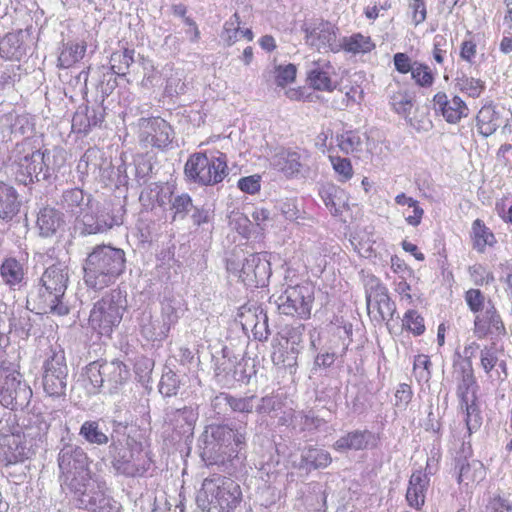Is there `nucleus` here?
Masks as SVG:
<instances>
[{
	"label": "nucleus",
	"mask_w": 512,
	"mask_h": 512,
	"mask_svg": "<svg viewBox=\"0 0 512 512\" xmlns=\"http://www.w3.org/2000/svg\"><path fill=\"white\" fill-rule=\"evenodd\" d=\"M336 143L344 154H355L362 151L363 140L357 130H345L337 134Z\"/></svg>",
	"instance_id": "obj_48"
},
{
	"label": "nucleus",
	"mask_w": 512,
	"mask_h": 512,
	"mask_svg": "<svg viewBox=\"0 0 512 512\" xmlns=\"http://www.w3.org/2000/svg\"><path fill=\"white\" fill-rule=\"evenodd\" d=\"M135 50L125 48L112 53L110 58L111 70L118 76H125L129 67L135 62Z\"/></svg>",
	"instance_id": "obj_49"
},
{
	"label": "nucleus",
	"mask_w": 512,
	"mask_h": 512,
	"mask_svg": "<svg viewBox=\"0 0 512 512\" xmlns=\"http://www.w3.org/2000/svg\"><path fill=\"white\" fill-rule=\"evenodd\" d=\"M429 482L430 479L427 473L421 470L412 473L406 492V500L409 506L420 509L424 505Z\"/></svg>",
	"instance_id": "obj_33"
},
{
	"label": "nucleus",
	"mask_w": 512,
	"mask_h": 512,
	"mask_svg": "<svg viewBox=\"0 0 512 512\" xmlns=\"http://www.w3.org/2000/svg\"><path fill=\"white\" fill-rule=\"evenodd\" d=\"M50 428V417L42 413H28L21 421V444L14 447L10 461L23 462L43 448Z\"/></svg>",
	"instance_id": "obj_7"
},
{
	"label": "nucleus",
	"mask_w": 512,
	"mask_h": 512,
	"mask_svg": "<svg viewBox=\"0 0 512 512\" xmlns=\"http://www.w3.org/2000/svg\"><path fill=\"white\" fill-rule=\"evenodd\" d=\"M221 38L229 46L233 45L240 38V18L237 13L225 23Z\"/></svg>",
	"instance_id": "obj_61"
},
{
	"label": "nucleus",
	"mask_w": 512,
	"mask_h": 512,
	"mask_svg": "<svg viewBox=\"0 0 512 512\" xmlns=\"http://www.w3.org/2000/svg\"><path fill=\"white\" fill-rule=\"evenodd\" d=\"M294 421L300 431H312L318 429L324 421L312 410H301L294 414Z\"/></svg>",
	"instance_id": "obj_56"
},
{
	"label": "nucleus",
	"mask_w": 512,
	"mask_h": 512,
	"mask_svg": "<svg viewBox=\"0 0 512 512\" xmlns=\"http://www.w3.org/2000/svg\"><path fill=\"white\" fill-rule=\"evenodd\" d=\"M365 295L367 312L372 321L381 324L393 318L395 303L390 299L387 288L375 276L365 279Z\"/></svg>",
	"instance_id": "obj_12"
},
{
	"label": "nucleus",
	"mask_w": 512,
	"mask_h": 512,
	"mask_svg": "<svg viewBox=\"0 0 512 512\" xmlns=\"http://www.w3.org/2000/svg\"><path fill=\"white\" fill-rule=\"evenodd\" d=\"M139 326L141 334L148 341H162L169 334L165 324L161 322V318H154L151 313L147 311L142 313Z\"/></svg>",
	"instance_id": "obj_40"
},
{
	"label": "nucleus",
	"mask_w": 512,
	"mask_h": 512,
	"mask_svg": "<svg viewBox=\"0 0 512 512\" xmlns=\"http://www.w3.org/2000/svg\"><path fill=\"white\" fill-rule=\"evenodd\" d=\"M22 42L19 35L9 33L0 41V55L6 59H20L23 55Z\"/></svg>",
	"instance_id": "obj_50"
},
{
	"label": "nucleus",
	"mask_w": 512,
	"mask_h": 512,
	"mask_svg": "<svg viewBox=\"0 0 512 512\" xmlns=\"http://www.w3.org/2000/svg\"><path fill=\"white\" fill-rule=\"evenodd\" d=\"M199 417L197 407L168 408L165 411L164 423L167 431H171L173 439L189 438L193 435Z\"/></svg>",
	"instance_id": "obj_17"
},
{
	"label": "nucleus",
	"mask_w": 512,
	"mask_h": 512,
	"mask_svg": "<svg viewBox=\"0 0 512 512\" xmlns=\"http://www.w3.org/2000/svg\"><path fill=\"white\" fill-rule=\"evenodd\" d=\"M314 300L313 288L309 284L288 286L276 299L281 314L306 319L311 314Z\"/></svg>",
	"instance_id": "obj_13"
},
{
	"label": "nucleus",
	"mask_w": 512,
	"mask_h": 512,
	"mask_svg": "<svg viewBox=\"0 0 512 512\" xmlns=\"http://www.w3.org/2000/svg\"><path fill=\"white\" fill-rule=\"evenodd\" d=\"M75 507L89 512H120V504L106 494V483L99 477L72 496Z\"/></svg>",
	"instance_id": "obj_11"
},
{
	"label": "nucleus",
	"mask_w": 512,
	"mask_h": 512,
	"mask_svg": "<svg viewBox=\"0 0 512 512\" xmlns=\"http://www.w3.org/2000/svg\"><path fill=\"white\" fill-rule=\"evenodd\" d=\"M305 327L302 324H298L297 326L286 327L283 330L284 338L286 339V343L291 345V356L283 357L282 353L274 354L273 361L277 364H282L284 367L292 368L296 366L297 354L302 348L301 344L303 342Z\"/></svg>",
	"instance_id": "obj_28"
},
{
	"label": "nucleus",
	"mask_w": 512,
	"mask_h": 512,
	"mask_svg": "<svg viewBox=\"0 0 512 512\" xmlns=\"http://www.w3.org/2000/svg\"><path fill=\"white\" fill-rule=\"evenodd\" d=\"M105 165H109L104 158V153L97 147L88 148L78 161L76 170L81 177L92 175L101 177Z\"/></svg>",
	"instance_id": "obj_29"
},
{
	"label": "nucleus",
	"mask_w": 512,
	"mask_h": 512,
	"mask_svg": "<svg viewBox=\"0 0 512 512\" xmlns=\"http://www.w3.org/2000/svg\"><path fill=\"white\" fill-rule=\"evenodd\" d=\"M199 450L201 458L208 465L224 463L226 460L233 458L213 437H210L207 430H204L199 438Z\"/></svg>",
	"instance_id": "obj_32"
},
{
	"label": "nucleus",
	"mask_w": 512,
	"mask_h": 512,
	"mask_svg": "<svg viewBox=\"0 0 512 512\" xmlns=\"http://www.w3.org/2000/svg\"><path fill=\"white\" fill-rule=\"evenodd\" d=\"M453 378L457 384L456 393L460 403L467 404L468 401L476 400L475 390L477 385L474 377L472 361H454Z\"/></svg>",
	"instance_id": "obj_22"
},
{
	"label": "nucleus",
	"mask_w": 512,
	"mask_h": 512,
	"mask_svg": "<svg viewBox=\"0 0 512 512\" xmlns=\"http://www.w3.org/2000/svg\"><path fill=\"white\" fill-rule=\"evenodd\" d=\"M320 196L334 216L341 215L348 207L349 197L347 193L333 184L323 186L320 189Z\"/></svg>",
	"instance_id": "obj_36"
},
{
	"label": "nucleus",
	"mask_w": 512,
	"mask_h": 512,
	"mask_svg": "<svg viewBox=\"0 0 512 512\" xmlns=\"http://www.w3.org/2000/svg\"><path fill=\"white\" fill-rule=\"evenodd\" d=\"M339 45H341V49L353 54L368 53L375 48V44L372 42L371 38L361 33L343 37Z\"/></svg>",
	"instance_id": "obj_47"
},
{
	"label": "nucleus",
	"mask_w": 512,
	"mask_h": 512,
	"mask_svg": "<svg viewBox=\"0 0 512 512\" xmlns=\"http://www.w3.org/2000/svg\"><path fill=\"white\" fill-rule=\"evenodd\" d=\"M402 322L403 326L415 335H421L425 331L424 319L415 310H408Z\"/></svg>",
	"instance_id": "obj_63"
},
{
	"label": "nucleus",
	"mask_w": 512,
	"mask_h": 512,
	"mask_svg": "<svg viewBox=\"0 0 512 512\" xmlns=\"http://www.w3.org/2000/svg\"><path fill=\"white\" fill-rule=\"evenodd\" d=\"M124 209L123 207H106L95 208L94 203L90 205V209L85 211L76 218L81 223V234L92 235L103 233L111 229L113 226H119L123 223Z\"/></svg>",
	"instance_id": "obj_15"
},
{
	"label": "nucleus",
	"mask_w": 512,
	"mask_h": 512,
	"mask_svg": "<svg viewBox=\"0 0 512 512\" xmlns=\"http://www.w3.org/2000/svg\"><path fill=\"white\" fill-rule=\"evenodd\" d=\"M48 160L49 152L47 150L44 152L34 150L27 142L17 144L12 163L15 180L23 185L47 180L51 175Z\"/></svg>",
	"instance_id": "obj_6"
},
{
	"label": "nucleus",
	"mask_w": 512,
	"mask_h": 512,
	"mask_svg": "<svg viewBox=\"0 0 512 512\" xmlns=\"http://www.w3.org/2000/svg\"><path fill=\"white\" fill-rule=\"evenodd\" d=\"M433 107L451 124L458 123L469 114V108L459 96H453L449 99L445 92H438L434 95Z\"/></svg>",
	"instance_id": "obj_24"
},
{
	"label": "nucleus",
	"mask_w": 512,
	"mask_h": 512,
	"mask_svg": "<svg viewBox=\"0 0 512 512\" xmlns=\"http://www.w3.org/2000/svg\"><path fill=\"white\" fill-rule=\"evenodd\" d=\"M464 298L469 309L476 315L486 307L485 296L479 289H469Z\"/></svg>",
	"instance_id": "obj_64"
},
{
	"label": "nucleus",
	"mask_w": 512,
	"mask_h": 512,
	"mask_svg": "<svg viewBox=\"0 0 512 512\" xmlns=\"http://www.w3.org/2000/svg\"><path fill=\"white\" fill-rule=\"evenodd\" d=\"M302 466L309 469L326 468L332 462L331 455L328 451L316 448L307 447L301 454Z\"/></svg>",
	"instance_id": "obj_45"
},
{
	"label": "nucleus",
	"mask_w": 512,
	"mask_h": 512,
	"mask_svg": "<svg viewBox=\"0 0 512 512\" xmlns=\"http://www.w3.org/2000/svg\"><path fill=\"white\" fill-rule=\"evenodd\" d=\"M375 441L374 434L365 430H353L339 437L333 444V448L338 452H346L348 450H364L367 449Z\"/></svg>",
	"instance_id": "obj_30"
},
{
	"label": "nucleus",
	"mask_w": 512,
	"mask_h": 512,
	"mask_svg": "<svg viewBox=\"0 0 512 512\" xmlns=\"http://www.w3.org/2000/svg\"><path fill=\"white\" fill-rule=\"evenodd\" d=\"M69 281L68 267L56 262L45 269L40 279L38 296L42 308L54 309L60 303Z\"/></svg>",
	"instance_id": "obj_9"
},
{
	"label": "nucleus",
	"mask_w": 512,
	"mask_h": 512,
	"mask_svg": "<svg viewBox=\"0 0 512 512\" xmlns=\"http://www.w3.org/2000/svg\"><path fill=\"white\" fill-rule=\"evenodd\" d=\"M329 68L328 64L320 65L319 63H313L308 71L310 86L320 91H333L335 84L329 76Z\"/></svg>",
	"instance_id": "obj_43"
},
{
	"label": "nucleus",
	"mask_w": 512,
	"mask_h": 512,
	"mask_svg": "<svg viewBox=\"0 0 512 512\" xmlns=\"http://www.w3.org/2000/svg\"><path fill=\"white\" fill-rule=\"evenodd\" d=\"M109 456L116 474L125 477H142L150 469L151 460L142 451H134L121 441L112 439Z\"/></svg>",
	"instance_id": "obj_8"
},
{
	"label": "nucleus",
	"mask_w": 512,
	"mask_h": 512,
	"mask_svg": "<svg viewBox=\"0 0 512 512\" xmlns=\"http://www.w3.org/2000/svg\"><path fill=\"white\" fill-rule=\"evenodd\" d=\"M284 405L283 399L280 395H266L259 400L256 406L258 414L270 415L273 412L280 411Z\"/></svg>",
	"instance_id": "obj_60"
},
{
	"label": "nucleus",
	"mask_w": 512,
	"mask_h": 512,
	"mask_svg": "<svg viewBox=\"0 0 512 512\" xmlns=\"http://www.w3.org/2000/svg\"><path fill=\"white\" fill-rule=\"evenodd\" d=\"M21 201L15 188L0 181V219L11 221L20 211Z\"/></svg>",
	"instance_id": "obj_34"
},
{
	"label": "nucleus",
	"mask_w": 512,
	"mask_h": 512,
	"mask_svg": "<svg viewBox=\"0 0 512 512\" xmlns=\"http://www.w3.org/2000/svg\"><path fill=\"white\" fill-rule=\"evenodd\" d=\"M460 407L465 411V422L469 435H471L482 425V417L476 404V400L468 401L467 404L460 403Z\"/></svg>",
	"instance_id": "obj_55"
},
{
	"label": "nucleus",
	"mask_w": 512,
	"mask_h": 512,
	"mask_svg": "<svg viewBox=\"0 0 512 512\" xmlns=\"http://www.w3.org/2000/svg\"><path fill=\"white\" fill-rule=\"evenodd\" d=\"M227 270L238 273L239 278L247 287H263L266 285L270 275L271 268L267 255L253 253L248 255L241 268L233 260H227Z\"/></svg>",
	"instance_id": "obj_14"
},
{
	"label": "nucleus",
	"mask_w": 512,
	"mask_h": 512,
	"mask_svg": "<svg viewBox=\"0 0 512 512\" xmlns=\"http://www.w3.org/2000/svg\"><path fill=\"white\" fill-rule=\"evenodd\" d=\"M210 437L227 450L232 457L246 445L247 433L245 428L233 429L226 424H211L205 428Z\"/></svg>",
	"instance_id": "obj_21"
},
{
	"label": "nucleus",
	"mask_w": 512,
	"mask_h": 512,
	"mask_svg": "<svg viewBox=\"0 0 512 512\" xmlns=\"http://www.w3.org/2000/svg\"><path fill=\"white\" fill-rule=\"evenodd\" d=\"M90 463L91 461L82 447L61 439L57 464L58 480L63 492L73 496L98 477L92 473Z\"/></svg>",
	"instance_id": "obj_2"
},
{
	"label": "nucleus",
	"mask_w": 512,
	"mask_h": 512,
	"mask_svg": "<svg viewBox=\"0 0 512 512\" xmlns=\"http://www.w3.org/2000/svg\"><path fill=\"white\" fill-rule=\"evenodd\" d=\"M91 204H93L92 195L85 193L80 188L65 190L60 200L62 209L75 218H79L81 214L88 211Z\"/></svg>",
	"instance_id": "obj_27"
},
{
	"label": "nucleus",
	"mask_w": 512,
	"mask_h": 512,
	"mask_svg": "<svg viewBox=\"0 0 512 512\" xmlns=\"http://www.w3.org/2000/svg\"><path fill=\"white\" fill-rule=\"evenodd\" d=\"M455 86L470 97L477 98L485 89V83L473 77H468L464 73H458L455 78Z\"/></svg>",
	"instance_id": "obj_51"
},
{
	"label": "nucleus",
	"mask_w": 512,
	"mask_h": 512,
	"mask_svg": "<svg viewBox=\"0 0 512 512\" xmlns=\"http://www.w3.org/2000/svg\"><path fill=\"white\" fill-rule=\"evenodd\" d=\"M43 389L50 397L59 398L66 395L69 369L64 350H51V355L43 363Z\"/></svg>",
	"instance_id": "obj_10"
},
{
	"label": "nucleus",
	"mask_w": 512,
	"mask_h": 512,
	"mask_svg": "<svg viewBox=\"0 0 512 512\" xmlns=\"http://www.w3.org/2000/svg\"><path fill=\"white\" fill-rule=\"evenodd\" d=\"M126 268L125 252L110 245H98L83 263L84 283L88 288L103 290L114 284Z\"/></svg>",
	"instance_id": "obj_1"
},
{
	"label": "nucleus",
	"mask_w": 512,
	"mask_h": 512,
	"mask_svg": "<svg viewBox=\"0 0 512 512\" xmlns=\"http://www.w3.org/2000/svg\"><path fill=\"white\" fill-rule=\"evenodd\" d=\"M36 223L42 237H51L63 224L62 214L53 207H43L37 214Z\"/></svg>",
	"instance_id": "obj_38"
},
{
	"label": "nucleus",
	"mask_w": 512,
	"mask_h": 512,
	"mask_svg": "<svg viewBox=\"0 0 512 512\" xmlns=\"http://www.w3.org/2000/svg\"><path fill=\"white\" fill-rule=\"evenodd\" d=\"M459 473L458 482L469 485L479 483L486 476V470L482 462L472 460L471 462L458 461Z\"/></svg>",
	"instance_id": "obj_42"
},
{
	"label": "nucleus",
	"mask_w": 512,
	"mask_h": 512,
	"mask_svg": "<svg viewBox=\"0 0 512 512\" xmlns=\"http://www.w3.org/2000/svg\"><path fill=\"white\" fill-rule=\"evenodd\" d=\"M476 122L478 132L482 136L488 137L502 124V119L500 113L496 111L494 106L485 105L479 110L476 116Z\"/></svg>",
	"instance_id": "obj_41"
},
{
	"label": "nucleus",
	"mask_w": 512,
	"mask_h": 512,
	"mask_svg": "<svg viewBox=\"0 0 512 512\" xmlns=\"http://www.w3.org/2000/svg\"><path fill=\"white\" fill-rule=\"evenodd\" d=\"M108 429L101 420H87L79 430V436L90 445L103 446L109 443Z\"/></svg>",
	"instance_id": "obj_39"
},
{
	"label": "nucleus",
	"mask_w": 512,
	"mask_h": 512,
	"mask_svg": "<svg viewBox=\"0 0 512 512\" xmlns=\"http://www.w3.org/2000/svg\"><path fill=\"white\" fill-rule=\"evenodd\" d=\"M0 437L4 440L1 444L3 453L0 456V462L5 466L16 464L17 461H10V456L11 452H14L13 448H19L21 444V423L12 411L5 412L0 418Z\"/></svg>",
	"instance_id": "obj_20"
},
{
	"label": "nucleus",
	"mask_w": 512,
	"mask_h": 512,
	"mask_svg": "<svg viewBox=\"0 0 512 512\" xmlns=\"http://www.w3.org/2000/svg\"><path fill=\"white\" fill-rule=\"evenodd\" d=\"M179 388L180 380L174 371L169 369L162 374L159 383V392L164 397H172L177 395Z\"/></svg>",
	"instance_id": "obj_58"
},
{
	"label": "nucleus",
	"mask_w": 512,
	"mask_h": 512,
	"mask_svg": "<svg viewBox=\"0 0 512 512\" xmlns=\"http://www.w3.org/2000/svg\"><path fill=\"white\" fill-rule=\"evenodd\" d=\"M231 395L221 392L211 399L210 407L213 416L221 418L226 416L230 411Z\"/></svg>",
	"instance_id": "obj_62"
},
{
	"label": "nucleus",
	"mask_w": 512,
	"mask_h": 512,
	"mask_svg": "<svg viewBox=\"0 0 512 512\" xmlns=\"http://www.w3.org/2000/svg\"><path fill=\"white\" fill-rule=\"evenodd\" d=\"M309 154L305 150L276 148L268 156L270 166L283 173L286 177H294L307 166Z\"/></svg>",
	"instance_id": "obj_16"
},
{
	"label": "nucleus",
	"mask_w": 512,
	"mask_h": 512,
	"mask_svg": "<svg viewBox=\"0 0 512 512\" xmlns=\"http://www.w3.org/2000/svg\"><path fill=\"white\" fill-rule=\"evenodd\" d=\"M127 306L126 291L116 288L106 292L93 304L89 326L100 336L111 337L121 323Z\"/></svg>",
	"instance_id": "obj_3"
},
{
	"label": "nucleus",
	"mask_w": 512,
	"mask_h": 512,
	"mask_svg": "<svg viewBox=\"0 0 512 512\" xmlns=\"http://www.w3.org/2000/svg\"><path fill=\"white\" fill-rule=\"evenodd\" d=\"M410 73L415 84L422 88H430L435 81V75L430 67L418 61H414V68Z\"/></svg>",
	"instance_id": "obj_54"
},
{
	"label": "nucleus",
	"mask_w": 512,
	"mask_h": 512,
	"mask_svg": "<svg viewBox=\"0 0 512 512\" xmlns=\"http://www.w3.org/2000/svg\"><path fill=\"white\" fill-rule=\"evenodd\" d=\"M186 178L201 186H214L228 175L227 157L220 151L196 152L184 166Z\"/></svg>",
	"instance_id": "obj_5"
},
{
	"label": "nucleus",
	"mask_w": 512,
	"mask_h": 512,
	"mask_svg": "<svg viewBox=\"0 0 512 512\" xmlns=\"http://www.w3.org/2000/svg\"><path fill=\"white\" fill-rule=\"evenodd\" d=\"M104 121V109L99 106L80 105L72 118V131L79 134H88L93 128L99 127Z\"/></svg>",
	"instance_id": "obj_25"
},
{
	"label": "nucleus",
	"mask_w": 512,
	"mask_h": 512,
	"mask_svg": "<svg viewBox=\"0 0 512 512\" xmlns=\"http://www.w3.org/2000/svg\"><path fill=\"white\" fill-rule=\"evenodd\" d=\"M102 376L110 392L117 390L130 378V370L119 360L103 361Z\"/></svg>",
	"instance_id": "obj_35"
},
{
	"label": "nucleus",
	"mask_w": 512,
	"mask_h": 512,
	"mask_svg": "<svg viewBox=\"0 0 512 512\" xmlns=\"http://www.w3.org/2000/svg\"><path fill=\"white\" fill-rule=\"evenodd\" d=\"M306 43L317 50L328 48L332 52H338L341 45L337 42L338 28L329 21L316 20L306 24L303 28Z\"/></svg>",
	"instance_id": "obj_18"
},
{
	"label": "nucleus",
	"mask_w": 512,
	"mask_h": 512,
	"mask_svg": "<svg viewBox=\"0 0 512 512\" xmlns=\"http://www.w3.org/2000/svg\"><path fill=\"white\" fill-rule=\"evenodd\" d=\"M241 495L240 486L233 479L214 475L203 481L197 501L208 512H229L239 505Z\"/></svg>",
	"instance_id": "obj_4"
},
{
	"label": "nucleus",
	"mask_w": 512,
	"mask_h": 512,
	"mask_svg": "<svg viewBox=\"0 0 512 512\" xmlns=\"http://www.w3.org/2000/svg\"><path fill=\"white\" fill-rule=\"evenodd\" d=\"M102 371L103 361H94L86 366L84 376L91 386L90 393H96L99 388L104 386L105 377L102 376Z\"/></svg>",
	"instance_id": "obj_53"
},
{
	"label": "nucleus",
	"mask_w": 512,
	"mask_h": 512,
	"mask_svg": "<svg viewBox=\"0 0 512 512\" xmlns=\"http://www.w3.org/2000/svg\"><path fill=\"white\" fill-rule=\"evenodd\" d=\"M194 208L191 196L187 193H181L173 196L170 202V210L173 212V220L184 219Z\"/></svg>",
	"instance_id": "obj_52"
},
{
	"label": "nucleus",
	"mask_w": 512,
	"mask_h": 512,
	"mask_svg": "<svg viewBox=\"0 0 512 512\" xmlns=\"http://www.w3.org/2000/svg\"><path fill=\"white\" fill-rule=\"evenodd\" d=\"M471 238L473 248L480 253L485 251L486 246H493L496 243L494 234L481 219H476L472 223Z\"/></svg>",
	"instance_id": "obj_44"
},
{
	"label": "nucleus",
	"mask_w": 512,
	"mask_h": 512,
	"mask_svg": "<svg viewBox=\"0 0 512 512\" xmlns=\"http://www.w3.org/2000/svg\"><path fill=\"white\" fill-rule=\"evenodd\" d=\"M87 45L85 42H67L58 56V66L69 68L79 62L85 55Z\"/></svg>",
	"instance_id": "obj_46"
},
{
	"label": "nucleus",
	"mask_w": 512,
	"mask_h": 512,
	"mask_svg": "<svg viewBox=\"0 0 512 512\" xmlns=\"http://www.w3.org/2000/svg\"><path fill=\"white\" fill-rule=\"evenodd\" d=\"M474 332L478 337L489 333H505L504 323L491 301H488L483 314H477L474 319Z\"/></svg>",
	"instance_id": "obj_26"
},
{
	"label": "nucleus",
	"mask_w": 512,
	"mask_h": 512,
	"mask_svg": "<svg viewBox=\"0 0 512 512\" xmlns=\"http://www.w3.org/2000/svg\"><path fill=\"white\" fill-rule=\"evenodd\" d=\"M329 160L335 173L338 176V181L347 182L353 177V167L351 161L348 158L330 155Z\"/></svg>",
	"instance_id": "obj_59"
},
{
	"label": "nucleus",
	"mask_w": 512,
	"mask_h": 512,
	"mask_svg": "<svg viewBox=\"0 0 512 512\" xmlns=\"http://www.w3.org/2000/svg\"><path fill=\"white\" fill-rule=\"evenodd\" d=\"M31 387L22 379L11 378L1 382L0 404L11 410L26 408L32 398Z\"/></svg>",
	"instance_id": "obj_19"
},
{
	"label": "nucleus",
	"mask_w": 512,
	"mask_h": 512,
	"mask_svg": "<svg viewBox=\"0 0 512 512\" xmlns=\"http://www.w3.org/2000/svg\"><path fill=\"white\" fill-rule=\"evenodd\" d=\"M139 126L143 140L154 147L164 148L172 141V128L160 117L141 118Z\"/></svg>",
	"instance_id": "obj_23"
},
{
	"label": "nucleus",
	"mask_w": 512,
	"mask_h": 512,
	"mask_svg": "<svg viewBox=\"0 0 512 512\" xmlns=\"http://www.w3.org/2000/svg\"><path fill=\"white\" fill-rule=\"evenodd\" d=\"M180 308L178 302L171 299H165L161 307V322L165 324L169 332L171 327L174 326L180 318Z\"/></svg>",
	"instance_id": "obj_57"
},
{
	"label": "nucleus",
	"mask_w": 512,
	"mask_h": 512,
	"mask_svg": "<svg viewBox=\"0 0 512 512\" xmlns=\"http://www.w3.org/2000/svg\"><path fill=\"white\" fill-rule=\"evenodd\" d=\"M173 191L168 185L160 183L149 184L140 194V201L144 206L155 205L165 208L171 202Z\"/></svg>",
	"instance_id": "obj_37"
},
{
	"label": "nucleus",
	"mask_w": 512,
	"mask_h": 512,
	"mask_svg": "<svg viewBox=\"0 0 512 512\" xmlns=\"http://www.w3.org/2000/svg\"><path fill=\"white\" fill-rule=\"evenodd\" d=\"M26 272L24 265L14 257H8L0 265L2 282L11 290H20L26 285Z\"/></svg>",
	"instance_id": "obj_31"
}]
</instances>
